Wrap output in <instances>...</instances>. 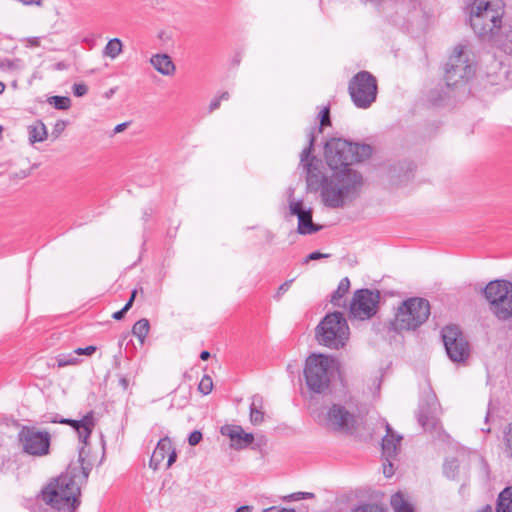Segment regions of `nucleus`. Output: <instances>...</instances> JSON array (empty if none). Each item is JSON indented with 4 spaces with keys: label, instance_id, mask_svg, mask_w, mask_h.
<instances>
[{
    "label": "nucleus",
    "instance_id": "22",
    "mask_svg": "<svg viewBox=\"0 0 512 512\" xmlns=\"http://www.w3.org/2000/svg\"><path fill=\"white\" fill-rule=\"evenodd\" d=\"M350 280L348 277H344L340 280L337 289L332 293L330 302L332 305L341 307L343 305V297L349 291Z\"/></svg>",
    "mask_w": 512,
    "mask_h": 512
},
{
    "label": "nucleus",
    "instance_id": "23",
    "mask_svg": "<svg viewBox=\"0 0 512 512\" xmlns=\"http://www.w3.org/2000/svg\"><path fill=\"white\" fill-rule=\"evenodd\" d=\"M496 512H512V486L506 487L500 492Z\"/></svg>",
    "mask_w": 512,
    "mask_h": 512
},
{
    "label": "nucleus",
    "instance_id": "25",
    "mask_svg": "<svg viewBox=\"0 0 512 512\" xmlns=\"http://www.w3.org/2000/svg\"><path fill=\"white\" fill-rule=\"evenodd\" d=\"M47 129L43 122L38 121L29 126V140L31 143L43 142L47 138Z\"/></svg>",
    "mask_w": 512,
    "mask_h": 512
},
{
    "label": "nucleus",
    "instance_id": "29",
    "mask_svg": "<svg viewBox=\"0 0 512 512\" xmlns=\"http://www.w3.org/2000/svg\"><path fill=\"white\" fill-rule=\"evenodd\" d=\"M47 102L57 110H68L71 107V99L67 96H51Z\"/></svg>",
    "mask_w": 512,
    "mask_h": 512
},
{
    "label": "nucleus",
    "instance_id": "14",
    "mask_svg": "<svg viewBox=\"0 0 512 512\" xmlns=\"http://www.w3.org/2000/svg\"><path fill=\"white\" fill-rule=\"evenodd\" d=\"M385 428L386 435L382 439V466L385 477L390 478L394 475L393 465L400 451L402 436L397 434L387 422H385Z\"/></svg>",
    "mask_w": 512,
    "mask_h": 512
},
{
    "label": "nucleus",
    "instance_id": "46",
    "mask_svg": "<svg viewBox=\"0 0 512 512\" xmlns=\"http://www.w3.org/2000/svg\"><path fill=\"white\" fill-rule=\"evenodd\" d=\"M166 456H168L167 468H169L176 461V458H177L176 451L172 445H171V451Z\"/></svg>",
    "mask_w": 512,
    "mask_h": 512
},
{
    "label": "nucleus",
    "instance_id": "55",
    "mask_svg": "<svg viewBox=\"0 0 512 512\" xmlns=\"http://www.w3.org/2000/svg\"><path fill=\"white\" fill-rule=\"evenodd\" d=\"M217 97L220 99V101H223V100H224V101H227V100H229V98H230V94H229V92L225 91V92H222V93H221L219 96H217Z\"/></svg>",
    "mask_w": 512,
    "mask_h": 512
},
{
    "label": "nucleus",
    "instance_id": "50",
    "mask_svg": "<svg viewBox=\"0 0 512 512\" xmlns=\"http://www.w3.org/2000/svg\"><path fill=\"white\" fill-rule=\"evenodd\" d=\"M262 512H295L293 509H286V508H277V507H270L267 509H264Z\"/></svg>",
    "mask_w": 512,
    "mask_h": 512
},
{
    "label": "nucleus",
    "instance_id": "1",
    "mask_svg": "<svg viewBox=\"0 0 512 512\" xmlns=\"http://www.w3.org/2000/svg\"><path fill=\"white\" fill-rule=\"evenodd\" d=\"M316 128H312L308 134V147L304 148L300 155V163L306 170V183L310 191H321L322 201L329 208L343 207L347 202L355 199L363 184L362 175L359 172H346L345 174H333L324 176L319 167L321 162L311 156L315 142Z\"/></svg>",
    "mask_w": 512,
    "mask_h": 512
},
{
    "label": "nucleus",
    "instance_id": "58",
    "mask_svg": "<svg viewBox=\"0 0 512 512\" xmlns=\"http://www.w3.org/2000/svg\"><path fill=\"white\" fill-rule=\"evenodd\" d=\"M478 512H494L492 506L490 505H486L485 507H483L481 510H479Z\"/></svg>",
    "mask_w": 512,
    "mask_h": 512
},
{
    "label": "nucleus",
    "instance_id": "36",
    "mask_svg": "<svg viewBox=\"0 0 512 512\" xmlns=\"http://www.w3.org/2000/svg\"><path fill=\"white\" fill-rule=\"evenodd\" d=\"M505 452L512 457V423L508 425L505 432Z\"/></svg>",
    "mask_w": 512,
    "mask_h": 512
},
{
    "label": "nucleus",
    "instance_id": "16",
    "mask_svg": "<svg viewBox=\"0 0 512 512\" xmlns=\"http://www.w3.org/2000/svg\"><path fill=\"white\" fill-rule=\"evenodd\" d=\"M289 209L292 215L298 218L297 231L301 235H309L318 232L321 226L316 225L312 221L311 209H304L302 201L289 200Z\"/></svg>",
    "mask_w": 512,
    "mask_h": 512
},
{
    "label": "nucleus",
    "instance_id": "7",
    "mask_svg": "<svg viewBox=\"0 0 512 512\" xmlns=\"http://www.w3.org/2000/svg\"><path fill=\"white\" fill-rule=\"evenodd\" d=\"M336 371L337 363L332 357L323 354L309 356L304 368L308 388L315 393L326 392Z\"/></svg>",
    "mask_w": 512,
    "mask_h": 512
},
{
    "label": "nucleus",
    "instance_id": "26",
    "mask_svg": "<svg viewBox=\"0 0 512 512\" xmlns=\"http://www.w3.org/2000/svg\"><path fill=\"white\" fill-rule=\"evenodd\" d=\"M123 51V44L119 38H113L108 41L103 49V55L111 59L118 57Z\"/></svg>",
    "mask_w": 512,
    "mask_h": 512
},
{
    "label": "nucleus",
    "instance_id": "54",
    "mask_svg": "<svg viewBox=\"0 0 512 512\" xmlns=\"http://www.w3.org/2000/svg\"><path fill=\"white\" fill-rule=\"evenodd\" d=\"M252 507L248 505L240 506L237 508L236 512H251Z\"/></svg>",
    "mask_w": 512,
    "mask_h": 512
},
{
    "label": "nucleus",
    "instance_id": "42",
    "mask_svg": "<svg viewBox=\"0 0 512 512\" xmlns=\"http://www.w3.org/2000/svg\"><path fill=\"white\" fill-rule=\"evenodd\" d=\"M88 92V88L83 83H77L73 85V93L77 97H82Z\"/></svg>",
    "mask_w": 512,
    "mask_h": 512
},
{
    "label": "nucleus",
    "instance_id": "47",
    "mask_svg": "<svg viewBox=\"0 0 512 512\" xmlns=\"http://www.w3.org/2000/svg\"><path fill=\"white\" fill-rule=\"evenodd\" d=\"M221 105V101L218 97H215L209 104V112L217 110Z\"/></svg>",
    "mask_w": 512,
    "mask_h": 512
},
{
    "label": "nucleus",
    "instance_id": "59",
    "mask_svg": "<svg viewBox=\"0 0 512 512\" xmlns=\"http://www.w3.org/2000/svg\"><path fill=\"white\" fill-rule=\"evenodd\" d=\"M5 84L3 82L0 81V94H2L5 90Z\"/></svg>",
    "mask_w": 512,
    "mask_h": 512
},
{
    "label": "nucleus",
    "instance_id": "13",
    "mask_svg": "<svg viewBox=\"0 0 512 512\" xmlns=\"http://www.w3.org/2000/svg\"><path fill=\"white\" fill-rule=\"evenodd\" d=\"M380 292L370 289H359L355 291L349 305V315L357 320H368L378 310Z\"/></svg>",
    "mask_w": 512,
    "mask_h": 512
},
{
    "label": "nucleus",
    "instance_id": "11",
    "mask_svg": "<svg viewBox=\"0 0 512 512\" xmlns=\"http://www.w3.org/2000/svg\"><path fill=\"white\" fill-rule=\"evenodd\" d=\"M441 334L449 359L455 363L466 362L470 357L471 347L459 327L455 325L445 326Z\"/></svg>",
    "mask_w": 512,
    "mask_h": 512
},
{
    "label": "nucleus",
    "instance_id": "24",
    "mask_svg": "<svg viewBox=\"0 0 512 512\" xmlns=\"http://www.w3.org/2000/svg\"><path fill=\"white\" fill-rule=\"evenodd\" d=\"M390 504L394 512H415L413 506L404 498L401 492L391 496Z\"/></svg>",
    "mask_w": 512,
    "mask_h": 512
},
{
    "label": "nucleus",
    "instance_id": "4",
    "mask_svg": "<svg viewBox=\"0 0 512 512\" xmlns=\"http://www.w3.org/2000/svg\"><path fill=\"white\" fill-rule=\"evenodd\" d=\"M504 13L503 0H474L470 8V25L479 37L494 39L501 34Z\"/></svg>",
    "mask_w": 512,
    "mask_h": 512
},
{
    "label": "nucleus",
    "instance_id": "41",
    "mask_svg": "<svg viewBox=\"0 0 512 512\" xmlns=\"http://www.w3.org/2000/svg\"><path fill=\"white\" fill-rule=\"evenodd\" d=\"M19 62L20 61L18 59H16V60H9V59L0 60V69H16V68H18Z\"/></svg>",
    "mask_w": 512,
    "mask_h": 512
},
{
    "label": "nucleus",
    "instance_id": "56",
    "mask_svg": "<svg viewBox=\"0 0 512 512\" xmlns=\"http://www.w3.org/2000/svg\"><path fill=\"white\" fill-rule=\"evenodd\" d=\"M209 357H210V353H209L208 351H202V352L200 353V358H201V360H203V361L208 360V359H209Z\"/></svg>",
    "mask_w": 512,
    "mask_h": 512
},
{
    "label": "nucleus",
    "instance_id": "39",
    "mask_svg": "<svg viewBox=\"0 0 512 512\" xmlns=\"http://www.w3.org/2000/svg\"><path fill=\"white\" fill-rule=\"evenodd\" d=\"M67 124H68L67 121L58 120L52 129V136L54 138H58L62 134V132L65 130Z\"/></svg>",
    "mask_w": 512,
    "mask_h": 512
},
{
    "label": "nucleus",
    "instance_id": "12",
    "mask_svg": "<svg viewBox=\"0 0 512 512\" xmlns=\"http://www.w3.org/2000/svg\"><path fill=\"white\" fill-rule=\"evenodd\" d=\"M22 451L30 456L43 457L50 452L51 435L35 427L23 426L18 433Z\"/></svg>",
    "mask_w": 512,
    "mask_h": 512
},
{
    "label": "nucleus",
    "instance_id": "49",
    "mask_svg": "<svg viewBox=\"0 0 512 512\" xmlns=\"http://www.w3.org/2000/svg\"><path fill=\"white\" fill-rule=\"evenodd\" d=\"M28 47H38L40 46V38L39 37H30L27 39Z\"/></svg>",
    "mask_w": 512,
    "mask_h": 512
},
{
    "label": "nucleus",
    "instance_id": "53",
    "mask_svg": "<svg viewBox=\"0 0 512 512\" xmlns=\"http://www.w3.org/2000/svg\"><path fill=\"white\" fill-rule=\"evenodd\" d=\"M119 385L123 388V390H127L129 386V381L126 377H121L119 379Z\"/></svg>",
    "mask_w": 512,
    "mask_h": 512
},
{
    "label": "nucleus",
    "instance_id": "5",
    "mask_svg": "<svg viewBox=\"0 0 512 512\" xmlns=\"http://www.w3.org/2000/svg\"><path fill=\"white\" fill-rule=\"evenodd\" d=\"M476 63L465 44H457L445 65L444 80L449 88L464 87L474 76Z\"/></svg>",
    "mask_w": 512,
    "mask_h": 512
},
{
    "label": "nucleus",
    "instance_id": "45",
    "mask_svg": "<svg viewBox=\"0 0 512 512\" xmlns=\"http://www.w3.org/2000/svg\"><path fill=\"white\" fill-rule=\"evenodd\" d=\"M96 346H87L85 348H77L74 350L75 355H87L91 356L96 351Z\"/></svg>",
    "mask_w": 512,
    "mask_h": 512
},
{
    "label": "nucleus",
    "instance_id": "8",
    "mask_svg": "<svg viewBox=\"0 0 512 512\" xmlns=\"http://www.w3.org/2000/svg\"><path fill=\"white\" fill-rule=\"evenodd\" d=\"M430 315L429 301L414 297L405 300L398 308L393 326L395 330H415L421 326Z\"/></svg>",
    "mask_w": 512,
    "mask_h": 512
},
{
    "label": "nucleus",
    "instance_id": "2",
    "mask_svg": "<svg viewBox=\"0 0 512 512\" xmlns=\"http://www.w3.org/2000/svg\"><path fill=\"white\" fill-rule=\"evenodd\" d=\"M70 465L66 472L51 481L43 490L42 498L45 503L59 511H74L80 505V485L87 481L90 469L83 465Z\"/></svg>",
    "mask_w": 512,
    "mask_h": 512
},
{
    "label": "nucleus",
    "instance_id": "30",
    "mask_svg": "<svg viewBox=\"0 0 512 512\" xmlns=\"http://www.w3.org/2000/svg\"><path fill=\"white\" fill-rule=\"evenodd\" d=\"M222 434L227 435L234 442V446L236 442H240L242 438V434L244 430L241 426H226L222 428Z\"/></svg>",
    "mask_w": 512,
    "mask_h": 512
},
{
    "label": "nucleus",
    "instance_id": "31",
    "mask_svg": "<svg viewBox=\"0 0 512 512\" xmlns=\"http://www.w3.org/2000/svg\"><path fill=\"white\" fill-rule=\"evenodd\" d=\"M56 361L59 368L76 365L79 363V359L74 356V352L69 354H61L57 357Z\"/></svg>",
    "mask_w": 512,
    "mask_h": 512
},
{
    "label": "nucleus",
    "instance_id": "52",
    "mask_svg": "<svg viewBox=\"0 0 512 512\" xmlns=\"http://www.w3.org/2000/svg\"><path fill=\"white\" fill-rule=\"evenodd\" d=\"M126 312H127V311H124V308H122L121 310L116 311V312L112 315V317H113V319H115V320H121V319L124 317V315L126 314Z\"/></svg>",
    "mask_w": 512,
    "mask_h": 512
},
{
    "label": "nucleus",
    "instance_id": "60",
    "mask_svg": "<svg viewBox=\"0 0 512 512\" xmlns=\"http://www.w3.org/2000/svg\"><path fill=\"white\" fill-rule=\"evenodd\" d=\"M57 68H58V69H62V68H63V64H62V63H58V64H57Z\"/></svg>",
    "mask_w": 512,
    "mask_h": 512
},
{
    "label": "nucleus",
    "instance_id": "44",
    "mask_svg": "<svg viewBox=\"0 0 512 512\" xmlns=\"http://www.w3.org/2000/svg\"><path fill=\"white\" fill-rule=\"evenodd\" d=\"M202 440V433L198 430L193 431L188 437V443L191 446L197 445Z\"/></svg>",
    "mask_w": 512,
    "mask_h": 512
},
{
    "label": "nucleus",
    "instance_id": "57",
    "mask_svg": "<svg viewBox=\"0 0 512 512\" xmlns=\"http://www.w3.org/2000/svg\"><path fill=\"white\" fill-rule=\"evenodd\" d=\"M480 464H481V466L483 468V471H484V477L487 478L488 477V467H487V464L483 460L480 461Z\"/></svg>",
    "mask_w": 512,
    "mask_h": 512
},
{
    "label": "nucleus",
    "instance_id": "38",
    "mask_svg": "<svg viewBox=\"0 0 512 512\" xmlns=\"http://www.w3.org/2000/svg\"><path fill=\"white\" fill-rule=\"evenodd\" d=\"M314 497H315V495L310 492H296V493H292L289 496H287L286 499H288L290 501H298L301 499H312Z\"/></svg>",
    "mask_w": 512,
    "mask_h": 512
},
{
    "label": "nucleus",
    "instance_id": "6",
    "mask_svg": "<svg viewBox=\"0 0 512 512\" xmlns=\"http://www.w3.org/2000/svg\"><path fill=\"white\" fill-rule=\"evenodd\" d=\"M315 336L320 345L335 350L343 348L350 336L346 318L338 311L328 313L317 325Z\"/></svg>",
    "mask_w": 512,
    "mask_h": 512
},
{
    "label": "nucleus",
    "instance_id": "3",
    "mask_svg": "<svg viewBox=\"0 0 512 512\" xmlns=\"http://www.w3.org/2000/svg\"><path fill=\"white\" fill-rule=\"evenodd\" d=\"M371 154L370 145L352 143L340 138L327 141L324 151L327 165L335 174L357 172L350 166L368 159Z\"/></svg>",
    "mask_w": 512,
    "mask_h": 512
},
{
    "label": "nucleus",
    "instance_id": "27",
    "mask_svg": "<svg viewBox=\"0 0 512 512\" xmlns=\"http://www.w3.org/2000/svg\"><path fill=\"white\" fill-rule=\"evenodd\" d=\"M417 417L419 424L424 430L435 429L437 425V419L431 415L426 408L420 407Z\"/></svg>",
    "mask_w": 512,
    "mask_h": 512
},
{
    "label": "nucleus",
    "instance_id": "32",
    "mask_svg": "<svg viewBox=\"0 0 512 512\" xmlns=\"http://www.w3.org/2000/svg\"><path fill=\"white\" fill-rule=\"evenodd\" d=\"M213 389V381L212 378L208 375H204L198 385V390L203 395H208Z\"/></svg>",
    "mask_w": 512,
    "mask_h": 512
},
{
    "label": "nucleus",
    "instance_id": "15",
    "mask_svg": "<svg viewBox=\"0 0 512 512\" xmlns=\"http://www.w3.org/2000/svg\"><path fill=\"white\" fill-rule=\"evenodd\" d=\"M355 423L354 414L340 404H333L324 418V425L334 431L347 432L354 427Z\"/></svg>",
    "mask_w": 512,
    "mask_h": 512
},
{
    "label": "nucleus",
    "instance_id": "19",
    "mask_svg": "<svg viewBox=\"0 0 512 512\" xmlns=\"http://www.w3.org/2000/svg\"><path fill=\"white\" fill-rule=\"evenodd\" d=\"M467 465H460L457 459L446 460L443 466L445 476L452 480L468 479Z\"/></svg>",
    "mask_w": 512,
    "mask_h": 512
},
{
    "label": "nucleus",
    "instance_id": "35",
    "mask_svg": "<svg viewBox=\"0 0 512 512\" xmlns=\"http://www.w3.org/2000/svg\"><path fill=\"white\" fill-rule=\"evenodd\" d=\"M294 279H290V280H287L285 281L284 283H282L276 293L274 294L273 298L276 300V301H279L282 296L289 290L291 284L293 283Z\"/></svg>",
    "mask_w": 512,
    "mask_h": 512
},
{
    "label": "nucleus",
    "instance_id": "10",
    "mask_svg": "<svg viewBox=\"0 0 512 512\" xmlns=\"http://www.w3.org/2000/svg\"><path fill=\"white\" fill-rule=\"evenodd\" d=\"M348 92L357 108L368 109L377 98V80L370 72L360 71L349 81Z\"/></svg>",
    "mask_w": 512,
    "mask_h": 512
},
{
    "label": "nucleus",
    "instance_id": "9",
    "mask_svg": "<svg viewBox=\"0 0 512 512\" xmlns=\"http://www.w3.org/2000/svg\"><path fill=\"white\" fill-rule=\"evenodd\" d=\"M484 296L490 311L497 319L505 321L512 317V282L491 281L484 288Z\"/></svg>",
    "mask_w": 512,
    "mask_h": 512
},
{
    "label": "nucleus",
    "instance_id": "43",
    "mask_svg": "<svg viewBox=\"0 0 512 512\" xmlns=\"http://www.w3.org/2000/svg\"><path fill=\"white\" fill-rule=\"evenodd\" d=\"M328 257H330V254H325V253H321L318 251H314V252L310 253L304 259V263H308L309 261H312V260H319V259H324V258H328Z\"/></svg>",
    "mask_w": 512,
    "mask_h": 512
},
{
    "label": "nucleus",
    "instance_id": "61",
    "mask_svg": "<svg viewBox=\"0 0 512 512\" xmlns=\"http://www.w3.org/2000/svg\"><path fill=\"white\" fill-rule=\"evenodd\" d=\"M293 189H290V198L292 197Z\"/></svg>",
    "mask_w": 512,
    "mask_h": 512
},
{
    "label": "nucleus",
    "instance_id": "17",
    "mask_svg": "<svg viewBox=\"0 0 512 512\" xmlns=\"http://www.w3.org/2000/svg\"><path fill=\"white\" fill-rule=\"evenodd\" d=\"M58 422L71 425L77 431L79 439L85 444L87 443V440L89 439L95 426L92 412L86 414L80 420L61 419Z\"/></svg>",
    "mask_w": 512,
    "mask_h": 512
},
{
    "label": "nucleus",
    "instance_id": "51",
    "mask_svg": "<svg viewBox=\"0 0 512 512\" xmlns=\"http://www.w3.org/2000/svg\"><path fill=\"white\" fill-rule=\"evenodd\" d=\"M129 126V122H123L115 126L113 132L114 134L120 133L124 131Z\"/></svg>",
    "mask_w": 512,
    "mask_h": 512
},
{
    "label": "nucleus",
    "instance_id": "48",
    "mask_svg": "<svg viewBox=\"0 0 512 512\" xmlns=\"http://www.w3.org/2000/svg\"><path fill=\"white\" fill-rule=\"evenodd\" d=\"M136 294H137V291L136 290H133L132 293H131V296L129 298V300L127 301V303L124 305V311H128L132 305H133V302L135 300V297H136Z\"/></svg>",
    "mask_w": 512,
    "mask_h": 512
},
{
    "label": "nucleus",
    "instance_id": "18",
    "mask_svg": "<svg viewBox=\"0 0 512 512\" xmlns=\"http://www.w3.org/2000/svg\"><path fill=\"white\" fill-rule=\"evenodd\" d=\"M149 62L163 76H172L175 73L176 66L171 57L166 53L152 55Z\"/></svg>",
    "mask_w": 512,
    "mask_h": 512
},
{
    "label": "nucleus",
    "instance_id": "21",
    "mask_svg": "<svg viewBox=\"0 0 512 512\" xmlns=\"http://www.w3.org/2000/svg\"><path fill=\"white\" fill-rule=\"evenodd\" d=\"M264 400L263 397L259 394H255L251 397L250 404V422L257 426L263 423L264 421Z\"/></svg>",
    "mask_w": 512,
    "mask_h": 512
},
{
    "label": "nucleus",
    "instance_id": "20",
    "mask_svg": "<svg viewBox=\"0 0 512 512\" xmlns=\"http://www.w3.org/2000/svg\"><path fill=\"white\" fill-rule=\"evenodd\" d=\"M171 451V440L168 437L160 439L150 458V467L157 469L166 455Z\"/></svg>",
    "mask_w": 512,
    "mask_h": 512
},
{
    "label": "nucleus",
    "instance_id": "28",
    "mask_svg": "<svg viewBox=\"0 0 512 512\" xmlns=\"http://www.w3.org/2000/svg\"><path fill=\"white\" fill-rule=\"evenodd\" d=\"M150 324L149 321L145 318L137 321L132 328V333L135 337H137L141 344L144 343L146 336L149 333Z\"/></svg>",
    "mask_w": 512,
    "mask_h": 512
},
{
    "label": "nucleus",
    "instance_id": "40",
    "mask_svg": "<svg viewBox=\"0 0 512 512\" xmlns=\"http://www.w3.org/2000/svg\"><path fill=\"white\" fill-rule=\"evenodd\" d=\"M506 42L502 44L501 49L504 53L512 56V30L505 34Z\"/></svg>",
    "mask_w": 512,
    "mask_h": 512
},
{
    "label": "nucleus",
    "instance_id": "34",
    "mask_svg": "<svg viewBox=\"0 0 512 512\" xmlns=\"http://www.w3.org/2000/svg\"><path fill=\"white\" fill-rule=\"evenodd\" d=\"M351 512H386V510L377 504H364L356 507Z\"/></svg>",
    "mask_w": 512,
    "mask_h": 512
},
{
    "label": "nucleus",
    "instance_id": "37",
    "mask_svg": "<svg viewBox=\"0 0 512 512\" xmlns=\"http://www.w3.org/2000/svg\"><path fill=\"white\" fill-rule=\"evenodd\" d=\"M254 441V436L251 433L243 432L240 442H236L235 447L237 449H243L250 445Z\"/></svg>",
    "mask_w": 512,
    "mask_h": 512
},
{
    "label": "nucleus",
    "instance_id": "33",
    "mask_svg": "<svg viewBox=\"0 0 512 512\" xmlns=\"http://www.w3.org/2000/svg\"><path fill=\"white\" fill-rule=\"evenodd\" d=\"M319 117H320V126L317 128V131L319 133H321L323 127L329 126L331 124L329 107H324L320 111Z\"/></svg>",
    "mask_w": 512,
    "mask_h": 512
}]
</instances>
